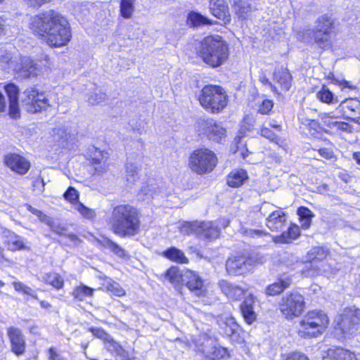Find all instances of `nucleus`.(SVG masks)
<instances>
[{
	"label": "nucleus",
	"mask_w": 360,
	"mask_h": 360,
	"mask_svg": "<svg viewBox=\"0 0 360 360\" xmlns=\"http://www.w3.org/2000/svg\"><path fill=\"white\" fill-rule=\"evenodd\" d=\"M30 28L35 35L41 37L51 46L66 45L72 34L68 20L58 12L49 10L30 18Z\"/></svg>",
	"instance_id": "nucleus-1"
},
{
	"label": "nucleus",
	"mask_w": 360,
	"mask_h": 360,
	"mask_svg": "<svg viewBox=\"0 0 360 360\" xmlns=\"http://www.w3.org/2000/svg\"><path fill=\"white\" fill-rule=\"evenodd\" d=\"M108 225L110 230L120 237L136 236L141 226L137 209L129 204L116 205L112 208Z\"/></svg>",
	"instance_id": "nucleus-2"
},
{
	"label": "nucleus",
	"mask_w": 360,
	"mask_h": 360,
	"mask_svg": "<svg viewBox=\"0 0 360 360\" xmlns=\"http://www.w3.org/2000/svg\"><path fill=\"white\" fill-rule=\"evenodd\" d=\"M229 55V46L219 35L207 36L201 41L200 56L205 63L212 68L224 64Z\"/></svg>",
	"instance_id": "nucleus-3"
},
{
	"label": "nucleus",
	"mask_w": 360,
	"mask_h": 360,
	"mask_svg": "<svg viewBox=\"0 0 360 360\" xmlns=\"http://www.w3.org/2000/svg\"><path fill=\"white\" fill-rule=\"evenodd\" d=\"M200 105L208 112L219 113L227 105L228 96L220 86L206 85L198 96Z\"/></svg>",
	"instance_id": "nucleus-4"
},
{
	"label": "nucleus",
	"mask_w": 360,
	"mask_h": 360,
	"mask_svg": "<svg viewBox=\"0 0 360 360\" xmlns=\"http://www.w3.org/2000/svg\"><path fill=\"white\" fill-rule=\"evenodd\" d=\"M328 321V316L323 311H309L300 322L298 334L303 338L316 337L323 333Z\"/></svg>",
	"instance_id": "nucleus-5"
},
{
	"label": "nucleus",
	"mask_w": 360,
	"mask_h": 360,
	"mask_svg": "<svg viewBox=\"0 0 360 360\" xmlns=\"http://www.w3.org/2000/svg\"><path fill=\"white\" fill-rule=\"evenodd\" d=\"M217 158L213 151L202 148L193 150L189 156L188 167L197 174L211 172L216 167Z\"/></svg>",
	"instance_id": "nucleus-6"
},
{
	"label": "nucleus",
	"mask_w": 360,
	"mask_h": 360,
	"mask_svg": "<svg viewBox=\"0 0 360 360\" xmlns=\"http://www.w3.org/2000/svg\"><path fill=\"white\" fill-rule=\"evenodd\" d=\"M304 305L303 296L297 291L284 294L278 302L281 312L290 320L300 316L304 311Z\"/></svg>",
	"instance_id": "nucleus-7"
},
{
	"label": "nucleus",
	"mask_w": 360,
	"mask_h": 360,
	"mask_svg": "<svg viewBox=\"0 0 360 360\" xmlns=\"http://www.w3.org/2000/svg\"><path fill=\"white\" fill-rule=\"evenodd\" d=\"M335 28V19L332 15L327 13L319 16L313 29L315 42L321 47L331 46V37Z\"/></svg>",
	"instance_id": "nucleus-8"
},
{
	"label": "nucleus",
	"mask_w": 360,
	"mask_h": 360,
	"mask_svg": "<svg viewBox=\"0 0 360 360\" xmlns=\"http://www.w3.org/2000/svg\"><path fill=\"white\" fill-rule=\"evenodd\" d=\"M21 103L25 110L30 113H36L46 110L49 105V100L41 91L39 92L35 87L26 89L21 95Z\"/></svg>",
	"instance_id": "nucleus-9"
},
{
	"label": "nucleus",
	"mask_w": 360,
	"mask_h": 360,
	"mask_svg": "<svg viewBox=\"0 0 360 360\" xmlns=\"http://www.w3.org/2000/svg\"><path fill=\"white\" fill-rule=\"evenodd\" d=\"M257 259L250 255H236L230 257L226 262V269L229 275H243L255 265Z\"/></svg>",
	"instance_id": "nucleus-10"
},
{
	"label": "nucleus",
	"mask_w": 360,
	"mask_h": 360,
	"mask_svg": "<svg viewBox=\"0 0 360 360\" xmlns=\"http://www.w3.org/2000/svg\"><path fill=\"white\" fill-rule=\"evenodd\" d=\"M327 256V251L322 247L312 248L307 255V262L302 270V274L306 277H314L321 271V268L316 264L324 259Z\"/></svg>",
	"instance_id": "nucleus-11"
},
{
	"label": "nucleus",
	"mask_w": 360,
	"mask_h": 360,
	"mask_svg": "<svg viewBox=\"0 0 360 360\" xmlns=\"http://www.w3.org/2000/svg\"><path fill=\"white\" fill-rule=\"evenodd\" d=\"M8 66L13 68L20 77L23 78H31L36 77L40 72L36 63L30 57L23 56L20 58V63H18L12 58L8 60Z\"/></svg>",
	"instance_id": "nucleus-12"
},
{
	"label": "nucleus",
	"mask_w": 360,
	"mask_h": 360,
	"mask_svg": "<svg viewBox=\"0 0 360 360\" xmlns=\"http://www.w3.org/2000/svg\"><path fill=\"white\" fill-rule=\"evenodd\" d=\"M198 125L210 139L219 142L226 136V129L213 120H201Z\"/></svg>",
	"instance_id": "nucleus-13"
},
{
	"label": "nucleus",
	"mask_w": 360,
	"mask_h": 360,
	"mask_svg": "<svg viewBox=\"0 0 360 360\" xmlns=\"http://www.w3.org/2000/svg\"><path fill=\"white\" fill-rule=\"evenodd\" d=\"M4 163L13 172L20 175L25 174L30 169V161L16 153H9L5 155Z\"/></svg>",
	"instance_id": "nucleus-14"
},
{
	"label": "nucleus",
	"mask_w": 360,
	"mask_h": 360,
	"mask_svg": "<svg viewBox=\"0 0 360 360\" xmlns=\"http://www.w3.org/2000/svg\"><path fill=\"white\" fill-rule=\"evenodd\" d=\"M7 335L11 343V351L16 355H21L25 352L26 343L24 335L20 329L15 327L7 328Z\"/></svg>",
	"instance_id": "nucleus-15"
},
{
	"label": "nucleus",
	"mask_w": 360,
	"mask_h": 360,
	"mask_svg": "<svg viewBox=\"0 0 360 360\" xmlns=\"http://www.w3.org/2000/svg\"><path fill=\"white\" fill-rule=\"evenodd\" d=\"M338 110L342 112L345 119L356 122L360 117V101L356 98H348L341 101Z\"/></svg>",
	"instance_id": "nucleus-16"
},
{
	"label": "nucleus",
	"mask_w": 360,
	"mask_h": 360,
	"mask_svg": "<svg viewBox=\"0 0 360 360\" xmlns=\"http://www.w3.org/2000/svg\"><path fill=\"white\" fill-rule=\"evenodd\" d=\"M4 89L9 100L8 115L12 119H18L20 117L18 87L13 84H8Z\"/></svg>",
	"instance_id": "nucleus-17"
},
{
	"label": "nucleus",
	"mask_w": 360,
	"mask_h": 360,
	"mask_svg": "<svg viewBox=\"0 0 360 360\" xmlns=\"http://www.w3.org/2000/svg\"><path fill=\"white\" fill-rule=\"evenodd\" d=\"M183 284L196 295L202 292L203 281L199 275L193 271L186 269L183 271Z\"/></svg>",
	"instance_id": "nucleus-18"
},
{
	"label": "nucleus",
	"mask_w": 360,
	"mask_h": 360,
	"mask_svg": "<svg viewBox=\"0 0 360 360\" xmlns=\"http://www.w3.org/2000/svg\"><path fill=\"white\" fill-rule=\"evenodd\" d=\"M209 8L212 14L224 24L231 21V15L226 0H210Z\"/></svg>",
	"instance_id": "nucleus-19"
},
{
	"label": "nucleus",
	"mask_w": 360,
	"mask_h": 360,
	"mask_svg": "<svg viewBox=\"0 0 360 360\" xmlns=\"http://www.w3.org/2000/svg\"><path fill=\"white\" fill-rule=\"evenodd\" d=\"M218 285L221 292L233 301L239 300L246 292L243 288L226 280L219 281Z\"/></svg>",
	"instance_id": "nucleus-20"
},
{
	"label": "nucleus",
	"mask_w": 360,
	"mask_h": 360,
	"mask_svg": "<svg viewBox=\"0 0 360 360\" xmlns=\"http://www.w3.org/2000/svg\"><path fill=\"white\" fill-rule=\"evenodd\" d=\"M286 224V214L281 210L272 211L266 219V225L271 231H281Z\"/></svg>",
	"instance_id": "nucleus-21"
},
{
	"label": "nucleus",
	"mask_w": 360,
	"mask_h": 360,
	"mask_svg": "<svg viewBox=\"0 0 360 360\" xmlns=\"http://www.w3.org/2000/svg\"><path fill=\"white\" fill-rule=\"evenodd\" d=\"M220 230L212 221L199 222L197 237L199 239L212 240L219 237Z\"/></svg>",
	"instance_id": "nucleus-22"
},
{
	"label": "nucleus",
	"mask_w": 360,
	"mask_h": 360,
	"mask_svg": "<svg viewBox=\"0 0 360 360\" xmlns=\"http://www.w3.org/2000/svg\"><path fill=\"white\" fill-rule=\"evenodd\" d=\"M274 81L278 83L283 91H288L292 86V77L288 70L281 67L275 70L274 73Z\"/></svg>",
	"instance_id": "nucleus-23"
},
{
	"label": "nucleus",
	"mask_w": 360,
	"mask_h": 360,
	"mask_svg": "<svg viewBox=\"0 0 360 360\" xmlns=\"http://www.w3.org/2000/svg\"><path fill=\"white\" fill-rule=\"evenodd\" d=\"M360 319L356 314H345L339 323L340 329L344 334H352L356 329Z\"/></svg>",
	"instance_id": "nucleus-24"
},
{
	"label": "nucleus",
	"mask_w": 360,
	"mask_h": 360,
	"mask_svg": "<svg viewBox=\"0 0 360 360\" xmlns=\"http://www.w3.org/2000/svg\"><path fill=\"white\" fill-rule=\"evenodd\" d=\"M292 284V279L289 276H283L276 282L269 285L265 288V294L268 296H276L288 288Z\"/></svg>",
	"instance_id": "nucleus-25"
},
{
	"label": "nucleus",
	"mask_w": 360,
	"mask_h": 360,
	"mask_svg": "<svg viewBox=\"0 0 360 360\" xmlns=\"http://www.w3.org/2000/svg\"><path fill=\"white\" fill-rule=\"evenodd\" d=\"M323 360H357L354 353L343 348L330 349Z\"/></svg>",
	"instance_id": "nucleus-26"
},
{
	"label": "nucleus",
	"mask_w": 360,
	"mask_h": 360,
	"mask_svg": "<svg viewBox=\"0 0 360 360\" xmlns=\"http://www.w3.org/2000/svg\"><path fill=\"white\" fill-rule=\"evenodd\" d=\"M108 153L105 151L95 150V152L91 158V163L94 165V169L98 173H103L105 172L108 167Z\"/></svg>",
	"instance_id": "nucleus-27"
},
{
	"label": "nucleus",
	"mask_w": 360,
	"mask_h": 360,
	"mask_svg": "<svg viewBox=\"0 0 360 360\" xmlns=\"http://www.w3.org/2000/svg\"><path fill=\"white\" fill-rule=\"evenodd\" d=\"M248 179V174L244 169L234 170L227 176V184L233 188L243 185Z\"/></svg>",
	"instance_id": "nucleus-28"
},
{
	"label": "nucleus",
	"mask_w": 360,
	"mask_h": 360,
	"mask_svg": "<svg viewBox=\"0 0 360 360\" xmlns=\"http://www.w3.org/2000/svg\"><path fill=\"white\" fill-rule=\"evenodd\" d=\"M5 237L8 250L17 251L25 248L23 238L15 233L8 231L5 233Z\"/></svg>",
	"instance_id": "nucleus-29"
},
{
	"label": "nucleus",
	"mask_w": 360,
	"mask_h": 360,
	"mask_svg": "<svg viewBox=\"0 0 360 360\" xmlns=\"http://www.w3.org/2000/svg\"><path fill=\"white\" fill-rule=\"evenodd\" d=\"M202 352L205 354L207 359L211 360L221 359L228 354L227 349L219 345H214L211 347H202Z\"/></svg>",
	"instance_id": "nucleus-30"
},
{
	"label": "nucleus",
	"mask_w": 360,
	"mask_h": 360,
	"mask_svg": "<svg viewBox=\"0 0 360 360\" xmlns=\"http://www.w3.org/2000/svg\"><path fill=\"white\" fill-rule=\"evenodd\" d=\"M187 23L191 27H199L202 25H212L213 21L201 15L200 13L191 11L188 13Z\"/></svg>",
	"instance_id": "nucleus-31"
},
{
	"label": "nucleus",
	"mask_w": 360,
	"mask_h": 360,
	"mask_svg": "<svg viewBox=\"0 0 360 360\" xmlns=\"http://www.w3.org/2000/svg\"><path fill=\"white\" fill-rule=\"evenodd\" d=\"M163 254L165 257L172 262L180 264L188 263V259L185 256L184 253L174 247L167 249Z\"/></svg>",
	"instance_id": "nucleus-32"
},
{
	"label": "nucleus",
	"mask_w": 360,
	"mask_h": 360,
	"mask_svg": "<svg viewBox=\"0 0 360 360\" xmlns=\"http://www.w3.org/2000/svg\"><path fill=\"white\" fill-rule=\"evenodd\" d=\"M316 97L319 101L327 104H336L340 102L338 97L326 86H323L317 92Z\"/></svg>",
	"instance_id": "nucleus-33"
},
{
	"label": "nucleus",
	"mask_w": 360,
	"mask_h": 360,
	"mask_svg": "<svg viewBox=\"0 0 360 360\" xmlns=\"http://www.w3.org/2000/svg\"><path fill=\"white\" fill-rule=\"evenodd\" d=\"M72 135L68 129L65 127H59L53 129V139L63 147H65L69 141L71 140Z\"/></svg>",
	"instance_id": "nucleus-34"
},
{
	"label": "nucleus",
	"mask_w": 360,
	"mask_h": 360,
	"mask_svg": "<svg viewBox=\"0 0 360 360\" xmlns=\"http://www.w3.org/2000/svg\"><path fill=\"white\" fill-rule=\"evenodd\" d=\"M98 242L102 246L110 249L118 257H124L125 256V250L108 238L102 237L101 239L98 240Z\"/></svg>",
	"instance_id": "nucleus-35"
},
{
	"label": "nucleus",
	"mask_w": 360,
	"mask_h": 360,
	"mask_svg": "<svg viewBox=\"0 0 360 360\" xmlns=\"http://www.w3.org/2000/svg\"><path fill=\"white\" fill-rule=\"evenodd\" d=\"M300 228L297 225H291L288 231L283 232L280 236L278 241L283 243H290L292 240L297 239L300 236Z\"/></svg>",
	"instance_id": "nucleus-36"
},
{
	"label": "nucleus",
	"mask_w": 360,
	"mask_h": 360,
	"mask_svg": "<svg viewBox=\"0 0 360 360\" xmlns=\"http://www.w3.org/2000/svg\"><path fill=\"white\" fill-rule=\"evenodd\" d=\"M42 279L46 283L51 285L56 289H61L64 285L62 277L58 274L54 272L46 274Z\"/></svg>",
	"instance_id": "nucleus-37"
},
{
	"label": "nucleus",
	"mask_w": 360,
	"mask_h": 360,
	"mask_svg": "<svg viewBox=\"0 0 360 360\" xmlns=\"http://www.w3.org/2000/svg\"><path fill=\"white\" fill-rule=\"evenodd\" d=\"M135 0H120V11L121 15L125 19L131 18L134 11Z\"/></svg>",
	"instance_id": "nucleus-38"
},
{
	"label": "nucleus",
	"mask_w": 360,
	"mask_h": 360,
	"mask_svg": "<svg viewBox=\"0 0 360 360\" xmlns=\"http://www.w3.org/2000/svg\"><path fill=\"white\" fill-rule=\"evenodd\" d=\"M223 329L226 335L233 337L238 334L239 326L233 317H229L224 321Z\"/></svg>",
	"instance_id": "nucleus-39"
},
{
	"label": "nucleus",
	"mask_w": 360,
	"mask_h": 360,
	"mask_svg": "<svg viewBox=\"0 0 360 360\" xmlns=\"http://www.w3.org/2000/svg\"><path fill=\"white\" fill-rule=\"evenodd\" d=\"M94 293V289L84 285L76 287L73 292L72 296L80 301L85 300L86 297H91Z\"/></svg>",
	"instance_id": "nucleus-40"
},
{
	"label": "nucleus",
	"mask_w": 360,
	"mask_h": 360,
	"mask_svg": "<svg viewBox=\"0 0 360 360\" xmlns=\"http://www.w3.org/2000/svg\"><path fill=\"white\" fill-rule=\"evenodd\" d=\"M166 278L169 282L174 285L183 284V271H181L177 267H171L166 273Z\"/></svg>",
	"instance_id": "nucleus-41"
},
{
	"label": "nucleus",
	"mask_w": 360,
	"mask_h": 360,
	"mask_svg": "<svg viewBox=\"0 0 360 360\" xmlns=\"http://www.w3.org/2000/svg\"><path fill=\"white\" fill-rule=\"evenodd\" d=\"M13 285L17 292H21L24 295H30V297L35 300L38 299L36 292L34 290H32L30 287L25 285L23 283L20 281L13 282Z\"/></svg>",
	"instance_id": "nucleus-42"
},
{
	"label": "nucleus",
	"mask_w": 360,
	"mask_h": 360,
	"mask_svg": "<svg viewBox=\"0 0 360 360\" xmlns=\"http://www.w3.org/2000/svg\"><path fill=\"white\" fill-rule=\"evenodd\" d=\"M139 179L137 167L132 163L126 165V179L130 184H134Z\"/></svg>",
	"instance_id": "nucleus-43"
},
{
	"label": "nucleus",
	"mask_w": 360,
	"mask_h": 360,
	"mask_svg": "<svg viewBox=\"0 0 360 360\" xmlns=\"http://www.w3.org/2000/svg\"><path fill=\"white\" fill-rule=\"evenodd\" d=\"M199 229V222L198 221H194V222H185L184 224H182V226L181 228V231L183 233L190 235V234H195L196 236L198 235Z\"/></svg>",
	"instance_id": "nucleus-44"
},
{
	"label": "nucleus",
	"mask_w": 360,
	"mask_h": 360,
	"mask_svg": "<svg viewBox=\"0 0 360 360\" xmlns=\"http://www.w3.org/2000/svg\"><path fill=\"white\" fill-rule=\"evenodd\" d=\"M236 14L241 20L245 19L250 11L249 5L245 2H240L235 6Z\"/></svg>",
	"instance_id": "nucleus-45"
},
{
	"label": "nucleus",
	"mask_w": 360,
	"mask_h": 360,
	"mask_svg": "<svg viewBox=\"0 0 360 360\" xmlns=\"http://www.w3.org/2000/svg\"><path fill=\"white\" fill-rule=\"evenodd\" d=\"M77 210L86 219H92L96 217V212L94 210L84 206L82 202H78L76 205Z\"/></svg>",
	"instance_id": "nucleus-46"
},
{
	"label": "nucleus",
	"mask_w": 360,
	"mask_h": 360,
	"mask_svg": "<svg viewBox=\"0 0 360 360\" xmlns=\"http://www.w3.org/2000/svg\"><path fill=\"white\" fill-rule=\"evenodd\" d=\"M110 343L113 350L117 356H120L123 360L129 359V353L125 349H124L120 345L113 341V340L110 342Z\"/></svg>",
	"instance_id": "nucleus-47"
},
{
	"label": "nucleus",
	"mask_w": 360,
	"mask_h": 360,
	"mask_svg": "<svg viewBox=\"0 0 360 360\" xmlns=\"http://www.w3.org/2000/svg\"><path fill=\"white\" fill-rule=\"evenodd\" d=\"M106 288L108 291H110L113 295L120 297L125 294L124 290L116 282H112L108 283Z\"/></svg>",
	"instance_id": "nucleus-48"
},
{
	"label": "nucleus",
	"mask_w": 360,
	"mask_h": 360,
	"mask_svg": "<svg viewBox=\"0 0 360 360\" xmlns=\"http://www.w3.org/2000/svg\"><path fill=\"white\" fill-rule=\"evenodd\" d=\"M64 198L72 203L77 202L79 199V193L73 187H69L63 195Z\"/></svg>",
	"instance_id": "nucleus-49"
},
{
	"label": "nucleus",
	"mask_w": 360,
	"mask_h": 360,
	"mask_svg": "<svg viewBox=\"0 0 360 360\" xmlns=\"http://www.w3.org/2000/svg\"><path fill=\"white\" fill-rule=\"evenodd\" d=\"M90 330L93 333V335L100 339L105 340L108 342H110L112 340V338L103 329L98 328H91Z\"/></svg>",
	"instance_id": "nucleus-50"
},
{
	"label": "nucleus",
	"mask_w": 360,
	"mask_h": 360,
	"mask_svg": "<svg viewBox=\"0 0 360 360\" xmlns=\"http://www.w3.org/2000/svg\"><path fill=\"white\" fill-rule=\"evenodd\" d=\"M106 94L102 91H99L98 93L95 92L91 94L88 99V101L91 105L98 104L106 99Z\"/></svg>",
	"instance_id": "nucleus-51"
},
{
	"label": "nucleus",
	"mask_w": 360,
	"mask_h": 360,
	"mask_svg": "<svg viewBox=\"0 0 360 360\" xmlns=\"http://www.w3.org/2000/svg\"><path fill=\"white\" fill-rule=\"evenodd\" d=\"M332 114L333 112L323 113L321 116V119L326 126L331 129H335L338 121L334 120L335 117L332 115Z\"/></svg>",
	"instance_id": "nucleus-52"
},
{
	"label": "nucleus",
	"mask_w": 360,
	"mask_h": 360,
	"mask_svg": "<svg viewBox=\"0 0 360 360\" xmlns=\"http://www.w3.org/2000/svg\"><path fill=\"white\" fill-rule=\"evenodd\" d=\"M273 106V101L269 99H265L259 106L258 112L262 115H266L271 110Z\"/></svg>",
	"instance_id": "nucleus-53"
},
{
	"label": "nucleus",
	"mask_w": 360,
	"mask_h": 360,
	"mask_svg": "<svg viewBox=\"0 0 360 360\" xmlns=\"http://www.w3.org/2000/svg\"><path fill=\"white\" fill-rule=\"evenodd\" d=\"M241 314L247 323L251 324L256 319L255 310H240Z\"/></svg>",
	"instance_id": "nucleus-54"
},
{
	"label": "nucleus",
	"mask_w": 360,
	"mask_h": 360,
	"mask_svg": "<svg viewBox=\"0 0 360 360\" xmlns=\"http://www.w3.org/2000/svg\"><path fill=\"white\" fill-rule=\"evenodd\" d=\"M143 192L146 195H150L152 198H154L155 195H158L160 193V189L158 186L155 185H148L147 186L143 188Z\"/></svg>",
	"instance_id": "nucleus-55"
},
{
	"label": "nucleus",
	"mask_w": 360,
	"mask_h": 360,
	"mask_svg": "<svg viewBox=\"0 0 360 360\" xmlns=\"http://www.w3.org/2000/svg\"><path fill=\"white\" fill-rule=\"evenodd\" d=\"M261 136L269 139L271 141H274L277 139V136L267 127H262L260 130Z\"/></svg>",
	"instance_id": "nucleus-56"
},
{
	"label": "nucleus",
	"mask_w": 360,
	"mask_h": 360,
	"mask_svg": "<svg viewBox=\"0 0 360 360\" xmlns=\"http://www.w3.org/2000/svg\"><path fill=\"white\" fill-rule=\"evenodd\" d=\"M297 214L300 219H312L314 216L313 212L305 207H300L297 210Z\"/></svg>",
	"instance_id": "nucleus-57"
},
{
	"label": "nucleus",
	"mask_w": 360,
	"mask_h": 360,
	"mask_svg": "<svg viewBox=\"0 0 360 360\" xmlns=\"http://www.w3.org/2000/svg\"><path fill=\"white\" fill-rule=\"evenodd\" d=\"M49 228L52 231H53L54 233H56L58 235H60V236L65 235L66 228L61 226L60 224L55 222L54 220L50 224Z\"/></svg>",
	"instance_id": "nucleus-58"
},
{
	"label": "nucleus",
	"mask_w": 360,
	"mask_h": 360,
	"mask_svg": "<svg viewBox=\"0 0 360 360\" xmlns=\"http://www.w3.org/2000/svg\"><path fill=\"white\" fill-rule=\"evenodd\" d=\"M244 233L250 237H262L263 236H266L267 233L262 230L259 229H245L244 231Z\"/></svg>",
	"instance_id": "nucleus-59"
},
{
	"label": "nucleus",
	"mask_w": 360,
	"mask_h": 360,
	"mask_svg": "<svg viewBox=\"0 0 360 360\" xmlns=\"http://www.w3.org/2000/svg\"><path fill=\"white\" fill-rule=\"evenodd\" d=\"M335 129L345 132H352V127L345 122L338 121Z\"/></svg>",
	"instance_id": "nucleus-60"
},
{
	"label": "nucleus",
	"mask_w": 360,
	"mask_h": 360,
	"mask_svg": "<svg viewBox=\"0 0 360 360\" xmlns=\"http://www.w3.org/2000/svg\"><path fill=\"white\" fill-rule=\"evenodd\" d=\"M285 360H309V358L300 352L289 354Z\"/></svg>",
	"instance_id": "nucleus-61"
},
{
	"label": "nucleus",
	"mask_w": 360,
	"mask_h": 360,
	"mask_svg": "<svg viewBox=\"0 0 360 360\" xmlns=\"http://www.w3.org/2000/svg\"><path fill=\"white\" fill-rule=\"evenodd\" d=\"M259 80L264 84V85H267L269 86L271 90L275 92V93H277L278 94V91L277 89V88L272 84V83L269 80V79L266 77L265 75L264 74H262L260 76H259Z\"/></svg>",
	"instance_id": "nucleus-62"
},
{
	"label": "nucleus",
	"mask_w": 360,
	"mask_h": 360,
	"mask_svg": "<svg viewBox=\"0 0 360 360\" xmlns=\"http://www.w3.org/2000/svg\"><path fill=\"white\" fill-rule=\"evenodd\" d=\"M45 182L43 178H37L33 181V187L36 189L39 190L40 191H44V190Z\"/></svg>",
	"instance_id": "nucleus-63"
},
{
	"label": "nucleus",
	"mask_w": 360,
	"mask_h": 360,
	"mask_svg": "<svg viewBox=\"0 0 360 360\" xmlns=\"http://www.w3.org/2000/svg\"><path fill=\"white\" fill-rule=\"evenodd\" d=\"M49 359L50 360H63L60 354L57 352L55 348L51 347L49 349Z\"/></svg>",
	"instance_id": "nucleus-64"
}]
</instances>
